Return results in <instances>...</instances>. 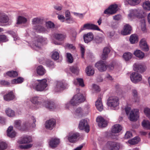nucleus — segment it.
I'll return each mask as SVG.
<instances>
[{
  "mask_svg": "<svg viewBox=\"0 0 150 150\" xmlns=\"http://www.w3.org/2000/svg\"><path fill=\"white\" fill-rule=\"evenodd\" d=\"M65 81L64 80L56 81L55 82L54 91L56 92H59L63 91L65 89Z\"/></svg>",
  "mask_w": 150,
  "mask_h": 150,
  "instance_id": "nucleus-8",
  "label": "nucleus"
},
{
  "mask_svg": "<svg viewBox=\"0 0 150 150\" xmlns=\"http://www.w3.org/2000/svg\"><path fill=\"white\" fill-rule=\"evenodd\" d=\"M59 140L57 138L52 139L49 142V145L52 148H54L57 147L59 143Z\"/></svg>",
  "mask_w": 150,
  "mask_h": 150,
  "instance_id": "nucleus-26",
  "label": "nucleus"
},
{
  "mask_svg": "<svg viewBox=\"0 0 150 150\" xmlns=\"http://www.w3.org/2000/svg\"><path fill=\"white\" fill-rule=\"evenodd\" d=\"M74 83L76 85H79L82 87L84 86L83 80L82 79L77 78L73 81Z\"/></svg>",
  "mask_w": 150,
  "mask_h": 150,
  "instance_id": "nucleus-31",
  "label": "nucleus"
},
{
  "mask_svg": "<svg viewBox=\"0 0 150 150\" xmlns=\"http://www.w3.org/2000/svg\"><path fill=\"white\" fill-rule=\"evenodd\" d=\"M9 18L8 15L5 13L0 12V23H8Z\"/></svg>",
  "mask_w": 150,
  "mask_h": 150,
  "instance_id": "nucleus-19",
  "label": "nucleus"
},
{
  "mask_svg": "<svg viewBox=\"0 0 150 150\" xmlns=\"http://www.w3.org/2000/svg\"><path fill=\"white\" fill-rule=\"evenodd\" d=\"M135 56L139 59H142L144 56V54L140 50H136L134 52Z\"/></svg>",
  "mask_w": 150,
  "mask_h": 150,
  "instance_id": "nucleus-29",
  "label": "nucleus"
},
{
  "mask_svg": "<svg viewBox=\"0 0 150 150\" xmlns=\"http://www.w3.org/2000/svg\"><path fill=\"white\" fill-rule=\"evenodd\" d=\"M86 100L85 96L80 93H78L74 96L70 102L73 106L78 105L83 102Z\"/></svg>",
  "mask_w": 150,
  "mask_h": 150,
  "instance_id": "nucleus-3",
  "label": "nucleus"
},
{
  "mask_svg": "<svg viewBox=\"0 0 150 150\" xmlns=\"http://www.w3.org/2000/svg\"><path fill=\"white\" fill-rule=\"evenodd\" d=\"M129 41L132 44L137 42L138 41V38L137 35L136 34L132 35L130 37Z\"/></svg>",
  "mask_w": 150,
  "mask_h": 150,
  "instance_id": "nucleus-34",
  "label": "nucleus"
},
{
  "mask_svg": "<svg viewBox=\"0 0 150 150\" xmlns=\"http://www.w3.org/2000/svg\"><path fill=\"white\" fill-rule=\"evenodd\" d=\"M85 29L93 30H100V29L98 26L92 23H86L81 28L80 31Z\"/></svg>",
  "mask_w": 150,
  "mask_h": 150,
  "instance_id": "nucleus-15",
  "label": "nucleus"
},
{
  "mask_svg": "<svg viewBox=\"0 0 150 150\" xmlns=\"http://www.w3.org/2000/svg\"><path fill=\"white\" fill-rule=\"evenodd\" d=\"M39 100V97L38 96H34L31 99V101L34 104H40Z\"/></svg>",
  "mask_w": 150,
  "mask_h": 150,
  "instance_id": "nucleus-48",
  "label": "nucleus"
},
{
  "mask_svg": "<svg viewBox=\"0 0 150 150\" xmlns=\"http://www.w3.org/2000/svg\"><path fill=\"white\" fill-rule=\"evenodd\" d=\"M79 136V134L78 132H71L69 133L68 139L70 142L74 143Z\"/></svg>",
  "mask_w": 150,
  "mask_h": 150,
  "instance_id": "nucleus-14",
  "label": "nucleus"
},
{
  "mask_svg": "<svg viewBox=\"0 0 150 150\" xmlns=\"http://www.w3.org/2000/svg\"><path fill=\"white\" fill-rule=\"evenodd\" d=\"M122 129V127L120 125L115 124L112 127L111 132L112 133H118L121 131Z\"/></svg>",
  "mask_w": 150,
  "mask_h": 150,
  "instance_id": "nucleus-24",
  "label": "nucleus"
},
{
  "mask_svg": "<svg viewBox=\"0 0 150 150\" xmlns=\"http://www.w3.org/2000/svg\"><path fill=\"white\" fill-rule=\"evenodd\" d=\"M118 10V6L115 4L110 6L104 11V13L107 15H112L116 13Z\"/></svg>",
  "mask_w": 150,
  "mask_h": 150,
  "instance_id": "nucleus-7",
  "label": "nucleus"
},
{
  "mask_svg": "<svg viewBox=\"0 0 150 150\" xmlns=\"http://www.w3.org/2000/svg\"><path fill=\"white\" fill-rule=\"evenodd\" d=\"M83 113V110L80 107L77 108L75 110L74 114L76 115L79 116L81 115Z\"/></svg>",
  "mask_w": 150,
  "mask_h": 150,
  "instance_id": "nucleus-50",
  "label": "nucleus"
},
{
  "mask_svg": "<svg viewBox=\"0 0 150 150\" xmlns=\"http://www.w3.org/2000/svg\"><path fill=\"white\" fill-rule=\"evenodd\" d=\"M56 124L55 119H51L46 121L45 123V127L47 129L52 130L55 126Z\"/></svg>",
  "mask_w": 150,
  "mask_h": 150,
  "instance_id": "nucleus-16",
  "label": "nucleus"
},
{
  "mask_svg": "<svg viewBox=\"0 0 150 150\" xmlns=\"http://www.w3.org/2000/svg\"><path fill=\"white\" fill-rule=\"evenodd\" d=\"M141 26L142 30L145 32L146 30V28L145 26V21L144 18H142V20L141 21Z\"/></svg>",
  "mask_w": 150,
  "mask_h": 150,
  "instance_id": "nucleus-51",
  "label": "nucleus"
},
{
  "mask_svg": "<svg viewBox=\"0 0 150 150\" xmlns=\"http://www.w3.org/2000/svg\"><path fill=\"white\" fill-rule=\"evenodd\" d=\"M67 58V62L69 63H72L73 62L74 59L72 54L69 53H66Z\"/></svg>",
  "mask_w": 150,
  "mask_h": 150,
  "instance_id": "nucleus-46",
  "label": "nucleus"
},
{
  "mask_svg": "<svg viewBox=\"0 0 150 150\" xmlns=\"http://www.w3.org/2000/svg\"><path fill=\"white\" fill-rule=\"evenodd\" d=\"M141 12V10L139 9L129 10L128 15V19L130 20H132L136 17H139L140 16V13Z\"/></svg>",
  "mask_w": 150,
  "mask_h": 150,
  "instance_id": "nucleus-9",
  "label": "nucleus"
},
{
  "mask_svg": "<svg viewBox=\"0 0 150 150\" xmlns=\"http://www.w3.org/2000/svg\"><path fill=\"white\" fill-rule=\"evenodd\" d=\"M33 28L35 30L36 32L38 33L44 32L45 30V28L40 25H37L34 26Z\"/></svg>",
  "mask_w": 150,
  "mask_h": 150,
  "instance_id": "nucleus-38",
  "label": "nucleus"
},
{
  "mask_svg": "<svg viewBox=\"0 0 150 150\" xmlns=\"http://www.w3.org/2000/svg\"><path fill=\"white\" fill-rule=\"evenodd\" d=\"M131 81L134 83H136L142 80L141 75L137 72H133L130 76Z\"/></svg>",
  "mask_w": 150,
  "mask_h": 150,
  "instance_id": "nucleus-12",
  "label": "nucleus"
},
{
  "mask_svg": "<svg viewBox=\"0 0 150 150\" xmlns=\"http://www.w3.org/2000/svg\"><path fill=\"white\" fill-rule=\"evenodd\" d=\"M132 94L134 98V99L132 101L136 102L138 99L137 91L135 89L133 90Z\"/></svg>",
  "mask_w": 150,
  "mask_h": 150,
  "instance_id": "nucleus-53",
  "label": "nucleus"
},
{
  "mask_svg": "<svg viewBox=\"0 0 150 150\" xmlns=\"http://www.w3.org/2000/svg\"><path fill=\"white\" fill-rule=\"evenodd\" d=\"M70 69L73 73L76 74H77L79 71V69L78 67L73 66L70 67Z\"/></svg>",
  "mask_w": 150,
  "mask_h": 150,
  "instance_id": "nucleus-52",
  "label": "nucleus"
},
{
  "mask_svg": "<svg viewBox=\"0 0 150 150\" xmlns=\"http://www.w3.org/2000/svg\"><path fill=\"white\" fill-rule=\"evenodd\" d=\"M59 53L57 52H54L52 55V58L54 60L58 59H59Z\"/></svg>",
  "mask_w": 150,
  "mask_h": 150,
  "instance_id": "nucleus-55",
  "label": "nucleus"
},
{
  "mask_svg": "<svg viewBox=\"0 0 150 150\" xmlns=\"http://www.w3.org/2000/svg\"><path fill=\"white\" fill-rule=\"evenodd\" d=\"M73 13L74 16H76L78 17L81 19H82L83 18L85 14V13H78L75 12H73Z\"/></svg>",
  "mask_w": 150,
  "mask_h": 150,
  "instance_id": "nucleus-57",
  "label": "nucleus"
},
{
  "mask_svg": "<svg viewBox=\"0 0 150 150\" xmlns=\"http://www.w3.org/2000/svg\"><path fill=\"white\" fill-rule=\"evenodd\" d=\"M68 49L71 50H74L76 49L75 47L71 44H66V49Z\"/></svg>",
  "mask_w": 150,
  "mask_h": 150,
  "instance_id": "nucleus-56",
  "label": "nucleus"
},
{
  "mask_svg": "<svg viewBox=\"0 0 150 150\" xmlns=\"http://www.w3.org/2000/svg\"><path fill=\"white\" fill-rule=\"evenodd\" d=\"M132 136V133L130 132L127 131L125 134L124 138L126 139H127L131 137Z\"/></svg>",
  "mask_w": 150,
  "mask_h": 150,
  "instance_id": "nucleus-64",
  "label": "nucleus"
},
{
  "mask_svg": "<svg viewBox=\"0 0 150 150\" xmlns=\"http://www.w3.org/2000/svg\"><path fill=\"white\" fill-rule=\"evenodd\" d=\"M24 80V79L21 77H19L17 79H13L11 82L12 83H19L23 82Z\"/></svg>",
  "mask_w": 150,
  "mask_h": 150,
  "instance_id": "nucleus-47",
  "label": "nucleus"
},
{
  "mask_svg": "<svg viewBox=\"0 0 150 150\" xmlns=\"http://www.w3.org/2000/svg\"><path fill=\"white\" fill-rule=\"evenodd\" d=\"M43 21V20L40 18H33L32 21V23L33 25L37 24H42Z\"/></svg>",
  "mask_w": 150,
  "mask_h": 150,
  "instance_id": "nucleus-36",
  "label": "nucleus"
},
{
  "mask_svg": "<svg viewBox=\"0 0 150 150\" xmlns=\"http://www.w3.org/2000/svg\"><path fill=\"white\" fill-rule=\"evenodd\" d=\"M74 22V20L72 17L67 18V14L66 15V23H72Z\"/></svg>",
  "mask_w": 150,
  "mask_h": 150,
  "instance_id": "nucleus-60",
  "label": "nucleus"
},
{
  "mask_svg": "<svg viewBox=\"0 0 150 150\" xmlns=\"http://www.w3.org/2000/svg\"><path fill=\"white\" fill-rule=\"evenodd\" d=\"M144 112L147 117L150 120V109L146 108L144 110Z\"/></svg>",
  "mask_w": 150,
  "mask_h": 150,
  "instance_id": "nucleus-59",
  "label": "nucleus"
},
{
  "mask_svg": "<svg viewBox=\"0 0 150 150\" xmlns=\"http://www.w3.org/2000/svg\"><path fill=\"white\" fill-rule=\"evenodd\" d=\"M96 120L99 127L103 128L107 126V122L102 117H98L96 118Z\"/></svg>",
  "mask_w": 150,
  "mask_h": 150,
  "instance_id": "nucleus-17",
  "label": "nucleus"
},
{
  "mask_svg": "<svg viewBox=\"0 0 150 150\" xmlns=\"http://www.w3.org/2000/svg\"><path fill=\"white\" fill-rule=\"evenodd\" d=\"M128 4L132 6H135L139 4L141 0H125Z\"/></svg>",
  "mask_w": 150,
  "mask_h": 150,
  "instance_id": "nucleus-35",
  "label": "nucleus"
},
{
  "mask_svg": "<svg viewBox=\"0 0 150 150\" xmlns=\"http://www.w3.org/2000/svg\"><path fill=\"white\" fill-rule=\"evenodd\" d=\"M15 98V95L13 91H10L3 96L4 100L8 101L13 100Z\"/></svg>",
  "mask_w": 150,
  "mask_h": 150,
  "instance_id": "nucleus-20",
  "label": "nucleus"
},
{
  "mask_svg": "<svg viewBox=\"0 0 150 150\" xmlns=\"http://www.w3.org/2000/svg\"><path fill=\"white\" fill-rule=\"evenodd\" d=\"M132 56V54L129 52H127L124 54L123 57L126 61H128L131 59Z\"/></svg>",
  "mask_w": 150,
  "mask_h": 150,
  "instance_id": "nucleus-40",
  "label": "nucleus"
},
{
  "mask_svg": "<svg viewBox=\"0 0 150 150\" xmlns=\"http://www.w3.org/2000/svg\"><path fill=\"white\" fill-rule=\"evenodd\" d=\"M6 74L11 77H15L18 75V72L14 71H8L6 73Z\"/></svg>",
  "mask_w": 150,
  "mask_h": 150,
  "instance_id": "nucleus-43",
  "label": "nucleus"
},
{
  "mask_svg": "<svg viewBox=\"0 0 150 150\" xmlns=\"http://www.w3.org/2000/svg\"><path fill=\"white\" fill-rule=\"evenodd\" d=\"M93 35L91 32L88 33L83 35V38L84 42L86 43H88L91 41L93 39Z\"/></svg>",
  "mask_w": 150,
  "mask_h": 150,
  "instance_id": "nucleus-23",
  "label": "nucleus"
},
{
  "mask_svg": "<svg viewBox=\"0 0 150 150\" xmlns=\"http://www.w3.org/2000/svg\"><path fill=\"white\" fill-rule=\"evenodd\" d=\"M95 67L100 71H103L107 69V65L105 61H99L96 63Z\"/></svg>",
  "mask_w": 150,
  "mask_h": 150,
  "instance_id": "nucleus-13",
  "label": "nucleus"
},
{
  "mask_svg": "<svg viewBox=\"0 0 150 150\" xmlns=\"http://www.w3.org/2000/svg\"><path fill=\"white\" fill-rule=\"evenodd\" d=\"M45 107L47 108L53 110L56 108L55 103L52 100H47L45 102Z\"/></svg>",
  "mask_w": 150,
  "mask_h": 150,
  "instance_id": "nucleus-21",
  "label": "nucleus"
},
{
  "mask_svg": "<svg viewBox=\"0 0 150 150\" xmlns=\"http://www.w3.org/2000/svg\"><path fill=\"white\" fill-rule=\"evenodd\" d=\"M7 115L10 117H13L15 115L14 111L10 108H8L6 111Z\"/></svg>",
  "mask_w": 150,
  "mask_h": 150,
  "instance_id": "nucleus-49",
  "label": "nucleus"
},
{
  "mask_svg": "<svg viewBox=\"0 0 150 150\" xmlns=\"http://www.w3.org/2000/svg\"><path fill=\"white\" fill-rule=\"evenodd\" d=\"M38 41L39 43L41 44H46L47 43V39L46 38H44L42 36H39L36 38Z\"/></svg>",
  "mask_w": 150,
  "mask_h": 150,
  "instance_id": "nucleus-39",
  "label": "nucleus"
},
{
  "mask_svg": "<svg viewBox=\"0 0 150 150\" xmlns=\"http://www.w3.org/2000/svg\"><path fill=\"white\" fill-rule=\"evenodd\" d=\"M113 18L114 20L118 21L122 19V16L120 14H117L113 16Z\"/></svg>",
  "mask_w": 150,
  "mask_h": 150,
  "instance_id": "nucleus-62",
  "label": "nucleus"
},
{
  "mask_svg": "<svg viewBox=\"0 0 150 150\" xmlns=\"http://www.w3.org/2000/svg\"><path fill=\"white\" fill-rule=\"evenodd\" d=\"M37 74L39 75L42 76L45 74L46 71L43 66L42 65H40L37 67Z\"/></svg>",
  "mask_w": 150,
  "mask_h": 150,
  "instance_id": "nucleus-32",
  "label": "nucleus"
},
{
  "mask_svg": "<svg viewBox=\"0 0 150 150\" xmlns=\"http://www.w3.org/2000/svg\"><path fill=\"white\" fill-rule=\"evenodd\" d=\"M142 125L144 128L150 129V122L148 120H144L142 122Z\"/></svg>",
  "mask_w": 150,
  "mask_h": 150,
  "instance_id": "nucleus-41",
  "label": "nucleus"
},
{
  "mask_svg": "<svg viewBox=\"0 0 150 150\" xmlns=\"http://www.w3.org/2000/svg\"><path fill=\"white\" fill-rule=\"evenodd\" d=\"M119 99L116 96H111L108 99L107 105L111 109L115 110L118 107L119 104Z\"/></svg>",
  "mask_w": 150,
  "mask_h": 150,
  "instance_id": "nucleus-4",
  "label": "nucleus"
},
{
  "mask_svg": "<svg viewBox=\"0 0 150 150\" xmlns=\"http://www.w3.org/2000/svg\"><path fill=\"white\" fill-rule=\"evenodd\" d=\"M27 21V19L23 16H19L17 20V24H20L21 23H25Z\"/></svg>",
  "mask_w": 150,
  "mask_h": 150,
  "instance_id": "nucleus-44",
  "label": "nucleus"
},
{
  "mask_svg": "<svg viewBox=\"0 0 150 150\" xmlns=\"http://www.w3.org/2000/svg\"><path fill=\"white\" fill-rule=\"evenodd\" d=\"M36 120L34 116H31L30 120L24 122L21 126V122L20 120H16L15 121V127L18 129H22L23 130L28 129L31 127H35L36 126L35 123Z\"/></svg>",
  "mask_w": 150,
  "mask_h": 150,
  "instance_id": "nucleus-1",
  "label": "nucleus"
},
{
  "mask_svg": "<svg viewBox=\"0 0 150 150\" xmlns=\"http://www.w3.org/2000/svg\"><path fill=\"white\" fill-rule=\"evenodd\" d=\"M120 147L121 145L119 143L109 141L107 142L103 150H119Z\"/></svg>",
  "mask_w": 150,
  "mask_h": 150,
  "instance_id": "nucleus-5",
  "label": "nucleus"
},
{
  "mask_svg": "<svg viewBox=\"0 0 150 150\" xmlns=\"http://www.w3.org/2000/svg\"><path fill=\"white\" fill-rule=\"evenodd\" d=\"M54 38L58 40L62 41L64 39L65 35L62 34L55 33L54 35Z\"/></svg>",
  "mask_w": 150,
  "mask_h": 150,
  "instance_id": "nucleus-37",
  "label": "nucleus"
},
{
  "mask_svg": "<svg viewBox=\"0 0 150 150\" xmlns=\"http://www.w3.org/2000/svg\"><path fill=\"white\" fill-rule=\"evenodd\" d=\"M32 146V144H28L25 145H21L19 146V147L21 149H27L31 147Z\"/></svg>",
  "mask_w": 150,
  "mask_h": 150,
  "instance_id": "nucleus-61",
  "label": "nucleus"
},
{
  "mask_svg": "<svg viewBox=\"0 0 150 150\" xmlns=\"http://www.w3.org/2000/svg\"><path fill=\"white\" fill-rule=\"evenodd\" d=\"M13 127L12 126L9 127L7 130V135L10 137L13 138L16 135L15 132L13 131Z\"/></svg>",
  "mask_w": 150,
  "mask_h": 150,
  "instance_id": "nucleus-27",
  "label": "nucleus"
},
{
  "mask_svg": "<svg viewBox=\"0 0 150 150\" xmlns=\"http://www.w3.org/2000/svg\"><path fill=\"white\" fill-rule=\"evenodd\" d=\"M46 64L47 67H53L54 66V64L53 62L51 61L50 60H48L46 62Z\"/></svg>",
  "mask_w": 150,
  "mask_h": 150,
  "instance_id": "nucleus-63",
  "label": "nucleus"
},
{
  "mask_svg": "<svg viewBox=\"0 0 150 150\" xmlns=\"http://www.w3.org/2000/svg\"><path fill=\"white\" fill-rule=\"evenodd\" d=\"M86 72L88 76H91L94 74V70L92 67L89 66L86 68Z\"/></svg>",
  "mask_w": 150,
  "mask_h": 150,
  "instance_id": "nucleus-33",
  "label": "nucleus"
},
{
  "mask_svg": "<svg viewBox=\"0 0 150 150\" xmlns=\"http://www.w3.org/2000/svg\"><path fill=\"white\" fill-rule=\"evenodd\" d=\"M47 81L46 79H44L40 81L39 83H34L32 85L33 88L37 91H42L47 86Z\"/></svg>",
  "mask_w": 150,
  "mask_h": 150,
  "instance_id": "nucleus-6",
  "label": "nucleus"
},
{
  "mask_svg": "<svg viewBox=\"0 0 150 150\" xmlns=\"http://www.w3.org/2000/svg\"><path fill=\"white\" fill-rule=\"evenodd\" d=\"M7 144L4 142H0V150H4L7 147Z\"/></svg>",
  "mask_w": 150,
  "mask_h": 150,
  "instance_id": "nucleus-54",
  "label": "nucleus"
},
{
  "mask_svg": "<svg viewBox=\"0 0 150 150\" xmlns=\"http://www.w3.org/2000/svg\"><path fill=\"white\" fill-rule=\"evenodd\" d=\"M32 47L33 48L36 50H38L41 49V45L38 41L37 40L36 38L35 40L33 42Z\"/></svg>",
  "mask_w": 150,
  "mask_h": 150,
  "instance_id": "nucleus-30",
  "label": "nucleus"
},
{
  "mask_svg": "<svg viewBox=\"0 0 150 150\" xmlns=\"http://www.w3.org/2000/svg\"><path fill=\"white\" fill-rule=\"evenodd\" d=\"M126 114L129 115V118L131 121H136L139 117V112L138 109H134L131 110L130 107H126L125 108Z\"/></svg>",
  "mask_w": 150,
  "mask_h": 150,
  "instance_id": "nucleus-2",
  "label": "nucleus"
},
{
  "mask_svg": "<svg viewBox=\"0 0 150 150\" xmlns=\"http://www.w3.org/2000/svg\"><path fill=\"white\" fill-rule=\"evenodd\" d=\"M139 46L143 50L147 51L149 50V47L145 39H142L140 42Z\"/></svg>",
  "mask_w": 150,
  "mask_h": 150,
  "instance_id": "nucleus-22",
  "label": "nucleus"
},
{
  "mask_svg": "<svg viewBox=\"0 0 150 150\" xmlns=\"http://www.w3.org/2000/svg\"><path fill=\"white\" fill-rule=\"evenodd\" d=\"M46 25L47 28H54V24L51 21L47 22Z\"/></svg>",
  "mask_w": 150,
  "mask_h": 150,
  "instance_id": "nucleus-58",
  "label": "nucleus"
},
{
  "mask_svg": "<svg viewBox=\"0 0 150 150\" xmlns=\"http://www.w3.org/2000/svg\"><path fill=\"white\" fill-rule=\"evenodd\" d=\"M133 67L134 71L140 73L144 72L146 69L145 65L143 63H136L134 64Z\"/></svg>",
  "mask_w": 150,
  "mask_h": 150,
  "instance_id": "nucleus-10",
  "label": "nucleus"
},
{
  "mask_svg": "<svg viewBox=\"0 0 150 150\" xmlns=\"http://www.w3.org/2000/svg\"><path fill=\"white\" fill-rule=\"evenodd\" d=\"M79 127L80 129H84L85 131L88 133L90 130L89 125L88 124L87 120H81L80 122Z\"/></svg>",
  "mask_w": 150,
  "mask_h": 150,
  "instance_id": "nucleus-11",
  "label": "nucleus"
},
{
  "mask_svg": "<svg viewBox=\"0 0 150 150\" xmlns=\"http://www.w3.org/2000/svg\"><path fill=\"white\" fill-rule=\"evenodd\" d=\"M95 105L99 111H101L102 110L103 107L101 98H99L98 99L96 102Z\"/></svg>",
  "mask_w": 150,
  "mask_h": 150,
  "instance_id": "nucleus-28",
  "label": "nucleus"
},
{
  "mask_svg": "<svg viewBox=\"0 0 150 150\" xmlns=\"http://www.w3.org/2000/svg\"><path fill=\"white\" fill-rule=\"evenodd\" d=\"M32 141L31 137L30 136H26L23 137L18 142L21 144L30 143Z\"/></svg>",
  "mask_w": 150,
  "mask_h": 150,
  "instance_id": "nucleus-25",
  "label": "nucleus"
},
{
  "mask_svg": "<svg viewBox=\"0 0 150 150\" xmlns=\"http://www.w3.org/2000/svg\"><path fill=\"white\" fill-rule=\"evenodd\" d=\"M142 7L144 9L150 11V2L149 1L144 2L143 4Z\"/></svg>",
  "mask_w": 150,
  "mask_h": 150,
  "instance_id": "nucleus-45",
  "label": "nucleus"
},
{
  "mask_svg": "<svg viewBox=\"0 0 150 150\" xmlns=\"http://www.w3.org/2000/svg\"><path fill=\"white\" fill-rule=\"evenodd\" d=\"M131 27L128 24H126L124 25L123 29L121 32V34L123 35H127L131 33Z\"/></svg>",
  "mask_w": 150,
  "mask_h": 150,
  "instance_id": "nucleus-18",
  "label": "nucleus"
},
{
  "mask_svg": "<svg viewBox=\"0 0 150 150\" xmlns=\"http://www.w3.org/2000/svg\"><path fill=\"white\" fill-rule=\"evenodd\" d=\"M140 140V138L138 137H136L133 139L129 140L128 141L129 143L131 145H134L138 143Z\"/></svg>",
  "mask_w": 150,
  "mask_h": 150,
  "instance_id": "nucleus-42",
  "label": "nucleus"
}]
</instances>
